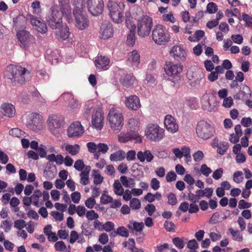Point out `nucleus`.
I'll list each match as a JSON object with an SVG mask.
<instances>
[{
    "label": "nucleus",
    "mask_w": 252,
    "mask_h": 252,
    "mask_svg": "<svg viewBox=\"0 0 252 252\" xmlns=\"http://www.w3.org/2000/svg\"><path fill=\"white\" fill-rule=\"evenodd\" d=\"M100 202L101 204H107L113 202V198L110 195L103 193L100 197Z\"/></svg>",
    "instance_id": "52"
},
{
    "label": "nucleus",
    "mask_w": 252,
    "mask_h": 252,
    "mask_svg": "<svg viewBox=\"0 0 252 252\" xmlns=\"http://www.w3.org/2000/svg\"><path fill=\"white\" fill-rule=\"evenodd\" d=\"M125 5L121 2L109 0L107 3V8L109 11V14L114 22L121 23L123 21V11Z\"/></svg>",
    "instance_id": "4"
},
{
    "label": "nucleus",
    "mask_w": 252,
    "mask_h": 252,
    "mask_svg": "<svg viewBox=\"0 0 252 252\" xmlns=\"http://www.w3.org/2000/svg\"><path fill=\"white\" fill-rule=\"evenodd\" d=\"M0 111L2 115L8 118L13 117L16 114L15 106L9 103H4L0 106Z\"/></svg>",
    "instance_id": "23"
},
{
    "label": "nucleus",
    "mask_w": 252,
    "mask_h": 252,
    "mask_svg": "<svg viewBox=\"0 0 252 252\" xmlns=\"http://www.w3.org/2000/svg\"><path fill=\"white\" fill-rule=\"evenodd\" d=\"M42 116L38 113H32L29 116L27 126L33 130L41 129L43 126Z\"/></svg>",
    "instance_id": "11"
},
{
    "label": "nucleus",
    "mask_w": 252,
    "mask_h": 252,
    "mask_svg": "<svg viewBox=\"0 0 252 252\" xmlns=\"http://www.w3.org/2000/svg\"><path fill=\"white\" fill-rule=\"evenodd\" d=\"M172 241L174 245L179 249H182L185 247L183 240L179 237H175L172 239Z\"/></svg>",
    "instance_id": "46"
},
{
    "label": "nucleus",
    "mask_w": 252,
    "mask_h": 252,
    "mask_svg": "<svg viewBox=\"0 0 252 252\" xmlns=\"http://www.w3.org/2000/svg\"><path fill=\"white\" fill-rule=\"evenodd\" d=\"M109 148L107 144L105 143H99L97 144V150L98 153L105 154L108 150Z\"/></svg>",
    "instance_id": "62"
},
{
    "label": "nucleus",
    "mask_w": 252,
    "mask_h": 252,
    "mask_svg": "<svg viewBox=\"0 0 252 252\" xmlns=\"http://www.w3.org/2000/svg\"><path fill=\"white\" fill-rule=\"evenodd\" d=\"M223 173V169L222 168H220L214 171L213 173L212 177L214 179L218 180L221 178Z\"/></svg>",
    "instance_id": "61"
},
{
    "label": "nucleus",
    "mask_w": 252,
    "mask_h": 252,
    "mask_svg": "<svg viewBox=\"0 0 252 252\" xmlns=\"http://www.w3.org/2000/svg\"><path fill=\"white\" fill-rule=\"evenodd\" d=\"M115 234H118L124 237H128L129 236L128 231L124 226L119 227L117 230L115 231Z\"/></svg>",
    "instance_id": "41"
},
{
    "label": "nucleus",
    "mask_w": 252,
    "mask_h": 252,
    "mask_svg": "<svg viewBox=\"0 0 252 252\" xmlns=\"http://www.w3.org/2000/svg\"><path fill=\"white\" fill-rule=\"evenodd\" d=\"M84 132V129L79 122L72 123L67 129V134L69 137L75 138L80 137Z\"/></svg>",
    "instance_id": "14"
},
{
    "label": "nucleus",
    "mask_w": 252,
    "mask_h": 252,
    "mask_svg": "<svg viewBox=\"0 0 252 252\" xmlns=\"http://www.w3.org/2000/svg\"><path fill=\"white\" fill-rule=\"evenodd\" d=\"M26 221L23 220H17L14 221V226L15 228L22 230L23 228L26 226Z\"/></svg>",
    "instance_id": "51"
},
{
    "label": "nucleus",
    "mask_w": 252,
    "mask_h": 252,
    "mask_svg": "<svg viewBox=\"0 0 252 252\" xmlns=\"http://www.w3.org/2000/svg\"><path fill=\"white\" fill-rule=\"evenodd\" d=\"M137 158L141 162L145 160L147 162H150L153 160L154 156L150 150H146L144 151H139L137 154Z\"/></svg>",
    "instance_id": "26"
},
{
    "label": "nucleus",
    "mask_w": 252,
    "mask_h": 252,
    "mask_svg": "<svg viewBox=\"0 0 252 252\" xmlns=\"http://www.w3.org/2000/svg\"><path fill=\"white\" fill-rule=\"evenodd\" d=\"M231 37L235 43L240 44L243 42V37L241 34H232Z\"/></svg>",
    "instance_id": "64"
},
{
    "label": "nucleus",
    "mask_w": 252,
    "mask_h": 252,
    "mask_svg": "<svg viewBox=\"0 0 252 252\" xmlns=\"http://www.w3.org/2000/svg\"><path fill=\"white\" fill-rule=\"evenodd\" d=\"M229 144L226 142H222L219 144L217 152L220 155H223L227 151Z\"/></svg>",
    "instance_id": "42"
},
{
    "label": "nucleus",
    "mask_w": 252,
    "mask_h": 252,
    "mask_svg": "<svg viewBox=\"0 0 252 252\" xmlns=\"http://www.w3.org/2000/svg\"><path fill=\"white\" fill-rule=\"evenodd\" d=\"M59 3L63 14H66L70 11L69 0H59Z\"/></svg>",
    "instance_id": "37"
},
{
    "label": "nucleus",
    "mask_w": 252,
    "mask_h": 252,
    "mask_svg": "<svg viewBox=\"0 0 252 252\" xmlns=\"http://www.w3.org/2000/svg\"><path fill=\"white\" fill-rule=\"evenodd\" d=\"M31 22L33 26L34 27L35 30L41 33H45L47 31V27L46 24L43 21H41L37 18L32 16L31 17Z\"/></svg>",
    "instance_id": "25"
},
{
    "label": "nucleus",
    "mask_w": 252,
    "mask_h": 252,
    "mask_svg": "<svg viewBox=\"0 0 252 252\" xmlns=\"http://www.w3.org/2000/svg\"><path fill=\"white\" fill-rule=\"evenodd\" d=\"M30 71L21 66L10 65L7 68L4 77L8 83L13 85L23 84L30 78Z\"/></svg>",
    "instance_id": "1"
},
{
    "label": "nucleus",
    "mask_w": 252,
    "mask_h": 252,
    "mask_svg": "<svg viewBox=\"0 0 252 252\" xmlns=\"http://www.w3.org/2000/svg\"><path fill=\"white\" fill-rule=\"evenodd\" d=\"M17 35L20 42V45L24 48H28L35 42L34 37L28 31H19L17 32Z\"/></svg>",
    "instance_id": "10"
},
{
    "label": "nucleus",
    "mask_w": 252,
    "mask_h": 252,
    "mask_svg": "<svg viewBox=\"0 0 252 252\" xmlns=\"http://www.w3.org/2000/svg\"><path fill=\"white\" fill-rule=\"evenodd\" d=\"M164 68L166 74L173 78H179L183 70L182 65L170 62L166 63Z\"/></svg>",
    "instance_id": "13"
},
{
    "label": "nucleus",
    "mask_w": 252,
    "mask_h": 252,
    "mask_svg": "<svg viewBox=\"0 0 252 252\" xmlns=\"http://www.w3.org/2000/svg\"><path fill=\"white\" fill-rule=\"evenodd\" d=\"M243 179V174L242 171H239L234 173L233 180L235 183L240 184L242 182Z\"/></svg>",
    "instance_id": "45"
},
{
    "label": "nucleus",
    "mask_w": 252,
    "mask_h": 252,
    "mask_svg": "<svg viewBox=\"0 0 252 252\" xmlns=\"http://www.w3.org/2000/svg\"><path fill=\"white\" fill-rule=\"evenodd\" d=\"M129 128L131 131H137L140 129L141 124L138 118H132L128 121Z\"/></svg>",
    "instance_id": "33"
},
{
    "label": "nucleus",
    "mask_w": 252,
    "mask_h": 252,
    "mask_svg": "<svg viewBox=\"0 0 252 252\" xmlns=\"http://www.w3.org/2000/svg\"><path fill=\"white\" fill-rule=\"evenodd\" d=\"M67 98L69 100V102L68 104L69 107L71 109L76 108L78 106V102L77 100L74 98V96L71 94H66Z\"/></svg>",
    "instance_id": "40"
},
{
    "label": "nucleus",
    "mask_w": 252,
    "mask_h": 252,
    "mask_svg": "<svg viewBox=\"0 0 252 252\" xmlns=\"http://www.w3.org/2000/svg\"><path fill=\"white\" fill-rule=\"evenodd\" d=\"M80 149V146L78 144H67L65 146V151L71 156H75L78 154Z\"/></svg>",
    "instance_id": "35"
},
{
    "label": "nucleus",
    "mask_w": 252,
    "mask_h": 252,
    "mask_svg": "<svg viewBox=\"0 0 252 252\" xmlns=\"http://www.w3.org/2000/svg\"><path fill=\"white\" fill-rule=\"evenodd\" d=\"M84 162L81 159L77 160L74 164V167L78 171H82L85 168Z\"/></svg>",
    "instance_id": "63"
},
{
    "label": "nucleus",
    "mask_w": 252,
    "mask_h": 252,
    "mask_svg": "<svg viewBox=\"0 0 252 252\" xmlns=\"http://www.w3.org/2000/svg\"><path fill=\"white\" fill-rule=\"evenodd\" d=\"M107 120L111 129L119 132L124 125V118L120 111L114 107L110 109L107 116Z\"/></svg>",
    "instance_id": "3"
},
{
    "label": "nucleus",
    "mask_w": 252,
    "mask_h": 252,
    "mask_svg": "<svg viewBox=\"0 0 252 252\" xmlns=\"http://www.w3.org/2000/svg\"><path fill=\"white\" fill-rule=\"evenodd\" d=\"M135 245V241L133 239H129L127 242L123 243V245L125 248H127L128 249L133 251V248Z\"/></svg>",
    "instance_id": "53"
},
{
    "label": "nucleus",
    "mask_w": 252,
    "mask_h": 252,
    "mask_svg": "<svg viewBox=\"0 0 252 252\" xmlns=\"http://www.w3.org/2000/svg\"><path fill=\"white\" fill-rule=\"evenodd\" d=\"M202 107L204 110L211 111L213 107L210 102V96L209 94H205L201 99Z\"/></svg>",
    "instance_id": "29"
},
{
    "label": "nucleus",
    "mask_w": 252,
    "mask_h": 252,
    "mask_svg": "<svg viewBox=\"0 0 252 252\" xmlns=\"http://www.w3.org/2000/svg\"><path fill=\"white\" fill-rule=\"evenodd\" d=\"M120 181L122 184L125 187L130 188L134 186L135 182L133 179L131 178H127L126 176H123L120 177Z\"/></svg>",
    "instance_id": "38"
},
{
    "label": "nucleus",
    "mask_w": 252,
    "mask_h": 252,
    "mask_svg": "<svg viewBox=\"0 0 252 252\" xmlns=\"http://www.w3.org/2000/svg\"><path fill=\"white\" fill-rule=\"evenodd\" d=\"M170 54L174 60L178 62L184 61L187 56L186 51L178 45H175L172 47L170 51Z\"/></svg>",
    "instance_id": "16"
},
{
    "label": "nucleus",
    "mask_w": 252,
    "mask_h": 252,
    "mask_svg": "<svg viewBox=\"0 0 252 252\" xmlns=\"http://www.w3.org/2000/svg\"><path fill=\"white\" fill-rule=\"evenodd\" d=\"M145 135L150 140L158 142L164 136V130L156 124H148L145 130Z\"/></svg>",
    "instance_id": "6"
},
{
    "label": "nucleus",
    "mask_w": 252,
    "mask_h": 252,
    "mask_svg": "<svg viewBox=\"0 0 252 252\" xmlns=\"http://www.w3.org/2000/svg\"><path fill=\"white\" fill-rule=\"evenodd\" d=\"M63 121V116L59 115H52L49 117L47 124L52 133L56 135L58 132V129L62 125Z\"/></svg>",
    "instance_id": "12"
},
{
    "label": "nucleus",
    "mask_w": 252,
    "mask_h": 252,
    "mask_svg": "<svg viewBox=\"0 0 252 252\" xmlns=\"http://www.w3.org/2000/svg\"><path fill=\"white\" fill-rule=\"evenodd\" d=\"M51 14L49 16L47 22L49 27L53 29H60L62 26V16L58 9L57 5H54L50 8Z\"/></svg>",
    "instance_id": "8"
},
{
    "label": "nucleus",
    "mask_w": 252,
    "mask_h": 252,
    "mask_svg": "<svg viewBox=\"0 0 252 252\" xmlns=\"http://www.w3.org/2000/svg\"><path fill=\"white\" fill-rule=\"evenodd\" d=\"M126 158V153L122 150H120L117 152L111 154L110 155V160L111 161H121Z\"/></svg>",
    "instance_id": "31"
},
{
    "label": "nucleus",
    "mask_w": 252,
    "mask_h": 252,
    "mask_svg": "<svg viewBox=\"0 0 252 252\" xmlns=\"http://www.w3.org/2000/svg\"><path fill=\"white\" fill-rule=\"evenodd\" d=\"M126 106L132 110H137L141 107V104L139 97L135 95H130L126 97Z\"/></svg>",
    "instance_id": "19"
},
{
    "label": "nucleus",
    "mask_w": 252,
    "mask_h": 252,
    "mask_svg": "<svg viewBox=\"0 0 252 252\" xmlns=\"http://www.w3.org/2000/svg\"><path fill=\"white\" fill-rule=\"evenodd\" d=\"M54 247L55 250L58 252H63L66 248V245L65 243L62 241L56 242L55 244Z\"/></svg>",
    "instance_id": "54"
},
{
    "label": "nucleus",
    "mask_w": 252,
    "mask_h": 252,
    "mask_svg": "<svg viewBox=\"0 0 252 252\" xmlns=\"http://www.w3.org/2000/svg\"><path fill=\"white\" fill-rule=\"evenodd\" d=\"M128 14L129 15V14L128 13H126V23L127 27L129 29V32L127 35L126 43L127 45H128L129 46H132L134 45V44H135V42L136 26L134 24H133L132 25H131L130 28L128 27V25L127 24Z\"/></svg>",
    "instance_id": "21"
},
{
    "label": "nucleus",
    "mask_w": 252,
    "mask_h": 252,
    "mask_svg": "<svg viewBox=\"0 0 252 252\" xmlns=\"http://www.w3.org/2000/svg\"><path fill=\"white\" fill-rule=\"evenodd\" d=\"M152 39L155 43L159 45H165L170 40V36L162 25H156L152 32Z\"/></svg>",
    "instance_id": "5"
},
{
    "label": "nucleus",
    "mask_w": 252,
    "mask_h": 252,
    "mask_svg": "<svg viewBox=\"0 0 252 252\" xmlns=\"http://www.w3.org/2000/svg\"><path fill=\"white\" fill-rule=\"evenodd\" d=\"M128 60L132 66H137L140 63V55L136 50H133L129 53Z\"/></svg>",
    "instance_id": "32"
},
{
    "label": "nucleus",
    "mask_w": 252,
    "mask_h": 252,
    "mask_svg": "<svg viewBox=\"0 0 252 252\" xmlns=\"http://www.w3.org/2000/svg\"><path fill=\"white\" fill-rule=\"evenodd\" d=\"M206 9L207 12L210 14L215 13L218 10L217 5L213 2H210L207 4Z\"/></svg>",
    "instance_id": "49"
},
{
    "label": "nucleus",
    "mask_w": 252,
    "mask_h": 252,
    "mask_svg": "<svg viewBox=\"0 0 252 252\" xmlns=\"http://www.w3.org/2000/svg\"><path fill=\"white\" fill-rule=\"evenodd\" d=\"M101 38L107 39L113 35V29L112 24L109 22H103L100 27V32Z\"/></svg>",
    "instance_id": "18"
},
{
    "label": "nucleus",
    "mask_w": 252,
    "mask_h": 252,
    "mask_svg": "<svg viewBox=\"0 0 252 252\" xmlns=\"http://www.w3.org/2000/svg\"><path fill=\"white\" fill-rule=\"evenodd\" d=\"M135 81V77L130 74H126L122 76L120 82L123 86L128 87L132 85Z\"/></svg>",
    "instance_id": "30"
},
{
    "label": "nucleus",
    "mask_w": 252,
    "mask_h": 252,
    "mask_svg": "<svg viewBox=\"0 0 252 252\" xmlns=\"http://www.w3.org/2000/svg\"><path fill=\"white\" fill-rule=\"evenodd\" d=\"M200 170L202 174L206 177H208L212 172V169L208 167L205 164H202L201 166Z\"/></svg>",
    "instance_id": "55"
},
{
    "label": "nucleus",
    "mask_w": 252,
    "mask_h": 252,
    "mask_svg": "<svg viewBox=\"0 0 252 252\" xmlns=\"http://www.w3.org/2000/svg\"><path fill=\"white\" fill-rule=\"evenodd\" d=\"M127 227L133 231L141 232L144 227V223L142 222H138L131 220L127 225Z\"/></svg>",
    "instance_id": "34"
},
{
    "label": "nucleus",
    "mask_w": 252,
    "mask_h": 252,
    "mask_svg": "<svg viewBox=\"0 0 252 252\" xmlns=\"http://www.w3.org/2000/svg\"><path fill=\"white\" fill-rule=\"evenodd\" d=\"M96 204L95 200L94 198L91 197L88 198L85 202L86 206L89 209H93Z\"/></svg>",
    "instance_id": "57"
},
{
    "label": "nucleus",
    "mask_w": 252,
    "mask_h": 252,
    "mask_svg": "<svg viewBox=\"0 0 252 252\" xmlns=\"http://www.w3.org/2000/svg\"><path fill=\"white\" fill-rule=\"evenodd\" d=\"M131 140H134L137 143L142 141L140 135L136 132L121 133L118 135V140L121 143H126Z\"/></svg>",
    "instance_id": "17"
},
{
    "label": "nucleus",
    "mask_w": 252,
    "mask_h": 252,
    "mask_svg": "<svg viewBox=\"0 0 252 252\" xmlns=\"http://www.w3.org/2000/svg\"><path fill=\"white\" fill-rule=\"evenodd\" d=\"M94 63L97 68L106 70L109 64V59L107 57L100 56L98 57Z\"/></svg>",
    "instance_id": "28"
},
{
    "label": "nucleus",
    "mask_w": 252,
    "mask_h": 252,
    "mask_svg": "<svg viewBox=\"0 0 252 252\" xmlns=\"http://www.w3.org/2000/svg\"><path fill=\"white\" fill-rule=\"evenodd\" d=\"M86 4L89 12L93 16L101 14L104 8L102 0H86Z\"/></svg>",
    "instance_id": "9"
},
{
    "label": "nucleus",
    "mask_w": 252,
    "mask_h": 252,
    "mask_svg": "<svg viewBox=\"0 0 252 252\" xmlns=\"http://www.w3.org/2000/svg\"><path fill=\"white\" fill-rule=\"evenodd\" d=\"M26 19L25 16L19 15L13 19L14 26L16 28H22L24 27L26 24Z\"/></svg>",
    "instance_id": "36"
},
{
    "label": "nucleus",
    "mask_w": 252,
    "mask_h": 252,
    "mask_svg": "<svg viewBox=\"0 0 252 252\" xmlns=\"http://www.w3.org/2000/svg\"><path fill=\"white\" fill-rule=\"evenodd\" d=\"M59 30L57 31L55 35L56 38L59 40H65L67 39L69 36V28L66 26H63L58 29Z\"/></svg>",
    "instance_id": "27"
},
{
    "label": "nucleus",
    "mask_w": 252,
    "mask_h": 252,
    "mask_svg": "<svg viewBox=\"0 0 252 252\" xmlns=\"http://www.w3.org/2000/svg\"><path fill=\"white\" fill-rule=\"evenodd\" d=\"M104 123V116L102 113L99 111H96L92 117V126L98 129H102Z\"/></svg>",
    "instance_id": "20"
},
{
    "label": "nucleus",
    "mask_w": 252,
    "mask_h": 252,
    "mask_svg": "<svg viewBox=\"0 0 252 252\" xmlns=\"http://www.w3.org/2000/svg\"><path fill=\"white\" fill-rule=\"evenodd\" d=\"M9 134L14 137H21L23 135V132L19 128H12L9 131Z\"/></svg>",
    "instance_id": "58"
},
{
    "label": "nucleus",
    "mask_w": 252,
    "mask_h": 252,
    "mask_svg": "<svg viewBox=\"0 0 252 252\" xmlns=\"http://www.w3.org/2000/svg\"><path fill=\"white\" fill-rule=\"evenodd\" d=\"M164 227L167 231L172 232L175 230V225L173 222L166 220L164 223Z\"/></svg>",
    "instance_id": "59"
},
{
    "label": "nucleus",
    "mask_w": 252,
    "mask_h": 252,
    "mask_svg": "<svg viewBox=\"0 0 252 252\" xmlns=\"http://www.w3.org/2000/svg\"><path fill=\"white\" fill-rule=\"evenodd\" d=\"M251 91L250 88L246 85L242 86V90L233 95V97L236 100H245L251 96Z\"/></svg>",
    "instance_id": "24"
},
{
    "label": "nucleus",
    "mask_w": 252,
    "mask_h": 252,
    "mask_svg": "<svg viewBox=\"0 0 252 252\" xmlns=\"http://www.w3.org/2000/svg\"><path fill=\"white\" fill-rule=\"evenodd\" d=\"M115 227L114 223L111 221H107L103 224L102 230L109 232L114 229Z\"/></svg>",
    "instance_id": "60"
},
{
    "label": "nucleus",
    "mask_w": 252,
    "mask_h": 252,
    "mask_svg": "<svg viewBox=\"0 0 252 252\" xmlns=\"http://www.w3.org/2000/svg\"><path fill=\"white\" fill-rule=\"evenodd\" d=\"M196 132L199 138L208 139L214 135L215 130L210 124L205 121H200L197 124Z\"/></svg>",
    "instance_id": "7"
},
{
    "label": "nucleus",
    "mask_w": 252,
    "mask_h": 252,
    "mask_svg": "<svg viewBox=\"0 0 252 252\" xmlns=\"http://www.w3.org/2000/svg\"><path fill=\"white\" fill-rule=\"evenodd\" d=\"M42 195V193L39 190H36L33 194L31 196L32 199V202L34 205H36L38 203V198Z\"/></svg>",
    "instance_id": "50"
},
{
    "label": "nucleus",
    "mask_w": 252,
    "mask_h": 252,
    "mask_svg": "<svg viewBox=\"0 0 252 252\" xmlns=\"http://www.w3.org/2000/svg\"><path fill=\"white\" fill-rule=\"evenodd\" d=\"M233 104V100L231 96L226 97L224 98L222 106L225 108H230Z\"/></svg>",
    "instance_id": "56"
},
{
    "label": "nucleus",
    "mask_w": 252,
    "mask_h": 252,
    "mask_svg": "<svg viewBox=\"0 0 252 252\" xmlns=\"http://www.w3.org/2000/svg\"><path fill=\"white\" fill-rule=\"evenodd\" d=\"M73 15L75 17L76 27L78 29L83 30L88 27L89 21L82 12L74 11Z\"/></svg>",
    "instance_id": "15"
},
{
    "label": "nucleus",
    "mask_w": 252,
    "mask_h": 252,
    "mask_svg": "<svg viewBox=\"0 0 252 252\" xmlns=\"http://www.w3.org/2000/svg\"><path fill=\"white\" fill-rule=\"evenodd\" d=\"M130 207L132 209L138 210L141 207V202L138 198H133L130 200Z\"/></svg>",
    "instance_id": "44"
},
{
    "label": "nucleus",
    "mask_w": 252,
    "mask_h": 252,
    "mask_svg": "<svg viewBox=\"0 0 252 252\" xmlns=\"http://www.w3.org/2000/svg\"><path fill=\"white\" fill-rule=\"evenodd\" d=\"M73 4L75 5L73 12L74 11L82 12L84 8L83 0H74Z\"/></svg>",
    "instance_id": "47"
},
{
    "label": "nucleus",
    "mask_w": 252,
    "mask_h": 252,
    "mask_svg": "<svg viewBox=\"0 0 252 252\" xmlns=\"http://www.w3.org/2000/svg\"><path fill=\"white\" fill-rule=\"evenodd\" d=\"M87 219L89 220H96L98 218V215L94 210H91L87 212L86 214Z\"/></svg>",
    "instance_id": "48"
},
{
    "label": "nucleus",
    "mask_w": 252,
    "mask_h": 252,
    "mask_svg": "<svg viewBox=\"0 0 252 252\" xmlns=\"http://www.w3.org/2000/svg\"><path fill=\"white\" fill-rule=\"evenodd\" d=\"M118 180H116L113 184L114 191L118 195H122L124 193V189Z\"/></svg>",
    "instance_id": "39"
},
{
    "label": "nucleus",
    "mask_w": 252,
    "mask_h": 252,
    "mask_svg": "<svg viewBox=\"0 0 252 252\" xmlns=\"http://www.w3.org/2000/svg\"><path fill=\"white\" fill-rule=\"evenodd\" d=\"M153 27V18L147 14L139 16L137 19V34L139 37L144 38L148 37Z\"/></svg>",
    "instance_id": "2"
},
{
    "label": "nucleus",
    "mask_w": 252,
    "mask_h": 252,
    "mask_svg": "<svg viewBox=\"0 0 252 252\" xmlns=\"http://www.w3.org/2000/svg\"><path fill=\"white\" fill-rule=\"evenodd\" d=\"M228 230L232 235L233 240L239 242L242 241V235L238 231H235L231 228H229Z\"/></svg>",
    "instance_id": "43"
},
{
    "label": "nucleus",
    "mask_w": 252,
    "mask_h": 252,
    "mask_svg": "<svg viewBox=\"0 0 252 252\" xmlns=\"http://www.w3.org/2000/svg\"><path fill=\"white\" fill-rule=\"evenodd\" d=\"M164 124L169 132L174 133L178 130V126L171 115H167L165 117Z\"/></svg>",
    "instance_id": "22"
}]
</instances>
